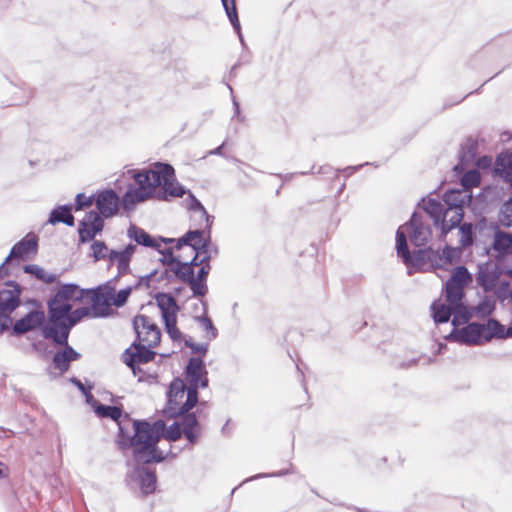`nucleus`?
<instances>
[{
    "label": "nucleus",
    "mask_w": 512,
    "mask_h": 512,
    "mask_svg": "<svg viewBox=\"0 0 512 512\" xmlns=\"http://www.w3.org/2000/svg\"><path fill=\"white\" fill-rule=\"evenodd\" d=\"M127 173L134 179L138 188L130 185L120 198V206L122 205L125 211H131L137 203L154 197V190L159 186L163 188V191L157 194L160 200H166L167 196L182 197L186 193L184 187L175 181L174 168L168 163L156 162L153 169H130Z\"/></svg>",
    "instance_id": "nucleus-1"
},
{
    "label": "nucleus",
    "mask_w": 512,
    "mask_h": 512,
    "mask_svg": "<svg viewBox=\"0 0 512 512\" xmlns=\"http://www.w3.org/2000/svg\"><path fill=\"white\" fill-rule=\"evenodd\" d=\"M116 444L121 451L132 449V456L138 464L160 463L168 456V453L159 449L157 437L152 436L150 422L147 420L130 418L122 422Z\"/></svg>",
    "instance_id": "nucleus-2"
},
{
    "label": "nucleus",
    "mask_w": 512,
    "mask_h": 512,
    "mask_svg": "<svg viewBox=\"0 0 512 512\" xmlns=\"http://www.w3.org/2000/svg\"><path fill=\"white\" fill-rule=\"evenodd\" d=\"M488 255L495 259L479 267L478 283L486 290H507L509 283L504 277L512 276V235L498 231L494 235L492 247Z\"/></svg>",
    "instance_id": "nucleus-3"
},
{
    "label": "nucleus",
    "mask_w": 512,
    "mask_h": 512,
    "mask_svg": "<svg viewBox=\"0 0 512 512\" xmlns=\"http://www.w3.org/2000/svg\"><path fill=\"white\" fill-rule=\"evenodd\" d=\"M431 229L428 225H425L421 219V216L416 213L412 215L409 223L402 225L398 228L396 233V249L398 256L403 258V261L408 266H418V259L427 254L426 251H418L411 257L407 242L406 235H409L410 241L415 246L425 245L431 237Z\"/></svg>",
    "instance_id": "nucleus-4"
},
{
    "label": "nucleus",
    "mask_w": 512,
    "mask_h": 512,
    "mask_svg": "<svg viewBox=\"0 0 512 512\" xmlns=\"http://www.w3.org/2000/svg\"><path fill=\"white\" fill-rule=\"evenodd\" d=\"M472 278L468 270L463 267H457L451 278L445 285L446 301L450 303L454 311L452 324L465 323L471 317L469 307L464 302V288L471 282Z\"/></svg>",
    "instance_id": "nucleus-5"
},
{
    "label": "nucleus",
    "mask_w": 512,
    "mask_h": 512,
    "mask_svg": "<svg viewBox=\"0 0 512 512\" xmlns=\"http://www.w3.org/2000/svg\"><path fill=\"white\" fill-rule=\"evenodd\" d=\"M92 316L90 307H79L60 315L53 320L52 314L48 316L46 326L43 328V337L53 343H66L71 329L83 318Z\"/></svg>",
    "instance_id": "nucleus-6"
},
{
    "label": "nucleus",
    "mask_w": 512,
    "mask_h": 512,
    "mask_svg": "<svg viewBox=\"0 0 512 512\" xmlns=\"http://www.w3.org/2000/svg\"><path fill=\"white\" fill-rule=\"evenodd\" d=\"M210 244V236L205 235L203 229H190L183 236L177 239L176 249H181L183 246H189L194 251V256L191 261L186 262L192 269L196 266L206 264L210 255L208 248Z\"/></svg>",
    "instance_id": "nucleus-7"
},
{
    "label": "nucleus",
    "mask_w": 512,
    "mask_h": 512,
    "mask_svg": "<svg viewBox=\"0 0 512 512\" xmlns=\"http://www.w3.org/2000/svg\"><path fill=\"white\" fill-rule=\"evenodd\" d=\"M85 289L77 284H63L58 291L47 301L48 316L52 314L53 320L72 309L71 301L80 302L85 298Z\"/></svg>",
    "instance_id": "nucleus-8"
},
{
    "label": "nucleus",
    "mask_w": 512,
    "mask_h": 512,
    "mask_svg": "<svg viewBox=\"0 0 512 512\" xmlns=\"http://www.w3.org/2000/svg\"><path fill=\"white\" fill-rule=\"evenodd\" d=\"M206 373L204 362L200 357L189 359L185 370V378L188 382L186 407L194 408L198 403L199 387L204 388L208 385V379L203 377Z\"/></svg>",
    "instance_id": "nucleus-9"
},
{
    "label": "nucleus",
    "mask_w": 512,
    "mask_h": 512,
    "mask_svg": "<svg viewBox=\"0 0 512 512\" xmlns=\"http://www.w3.org/2000/svg\"><path fill=\"white\" fill-rule=\"evenodd\" d=\"M6 289L0 290V334L12 325L10 314L20 305L21 286L16 281H6Z\"/></svg>",
    "instance_id": "nucleus-10"
},
{
    "label": "nucleus",
    "mask_w": 512,
    "mask_h": 512,
    "mask_svg": "<svg viewBox=\"0 0 512 512\" xmlns=\"http://www.w3.org/2000/svg\"><path fill=\"white\" fill-rule=\"evenodd\" d=\"M187 385L180 379L175 378L169 386L167 392V405L164 413L169 418H178L179 414L190 411L192 408L186 407L187 403Z\"/></svg>",
    "instance_id": "nucleus-11"
},
{
    "label": "nucleus",
    "mask_w": 512,
    "mask_h": 512,
    "mask_svg": "<svg viewBox=\"0 0 512 512\" xmlns=\"http://www.w3.org/2000/svg\"><path fill=\"white\" fill-rule=\"evenodd\" d=\"M133 329L136 333V340L146 343L148 346H157L161 340L159 327L145 315H137L133 319Z\"/></svg>",
    "instance_id": "nucleus-12"
},
{
    "label": "nucleus",
    "mask_w": 512,
    "mask_h": 512,
    "mask_svg": "<svg viewBox=\"0 0 512 512\" xmlns=\"http://www.w3.org/2000/svg\"><path fill=\"white\" fill-rule=\"evenodd\" d=\"M85 297L91 296L92 305L90 307L92 316L95 318L107 317L110 313V307L113 305L112 299L114 292L110 287L100 285L93 289H85Z\"/></svg>",
    "instance_id": "nucleus-13"
},
{
    "label": "nucleus",
    "mask_w": 512,
    "mask_h": 512,
    "mask_svg": "<svg viewBox=\"0 0 512 512\" xmlns=\"http://www.w3.org/2000/svg\"><path fill=\"white\" fill-rule=\"evenodd\" d=\"M154 347L155 346H148L146 343L134 341L123 353L125 364L131 368L135 374L136 364H145L155 358L156 352L151 349Z\"/></svg>",
    "instance_id": "nucleus-14"
},
{
    "label": "nucleus",
    "mask_w": 512,
    "mask_h": 512,
    "mask_svg": "<svg viewBox=\"0 0 512 512\" xmlns=\"http://www.w3.org/2000/svg\"><path fill=\"white\" fill-rule=\"evenodd\" d=\"M46 324V316L43 310H31L13 324L12 333L14 335L20 336L26 334L27 332L40 329L41 334L43 335V328L46 326Z\"/></svg>",
    "instance_id": "nucleus-15"
},
{
    "label": "nucleus",
    "mask_w": 512,
    "mask_h": 512,
    "mask_svg": "<svg viewBox=\"0 0 512 512\" xmlns=\"http://www.w3.org/2000/svg\"><path fill=\"white\" fill-rule=\"evenodd\" d=\"M97 213L101 218H110L117 214L120 208V197L113 189H105L95 194Z\"/></svg>",
    "instance_id": "nucleus-16"
},
{
    "label": "nucleus",
    "mask_w": 512,
    "mask_h": 512,
    "mask_svg": "<svg viewBox=\"0 0 512 512\" xmlns=\"http://www.w3.org/2000/svg\"><path fill=\"white\" fill-rule=\"evenodd\" d=\"M460 324L461 323L453 325L454 327L447 338L468 345H480L485 343L484 338L486 337L482 334V324L470 323L466 327L458 330L456 326Z\"/></svg>",
    "instance_id": "nucleus-17"
},
{
    "label": "nucleus",
    "mask_w": 512,
    "mask_h": 512,
    "mask_svg": "<svg viewBox=\"0 0 512 512\" xmlns=\"http://www.w3.org/2000/svg\"><path fill=\"white\" fill-rule=\"evenodd\" d=\"M104 220L96 211H89L79 223V241L86 243L103 230Z\"/></svg>",
    "instance_id": "nucleus-18"
},
{
    "label": "nucleus",
    "mask_w": 512,
    "mask_h": 512,
    "mask_svg": "<svg viewBox=\"0 0 512 512\" xmlns=\"http://www.w3.org/2000/svg\"><path fill=\"white\" fill-rule=\"evenodd\" d=\"M56 345L62 346L58 349L52 357V367L58 371L59 375L66 373L72 362L77 361L81 358V354L77 352L72 346L66 343H55Z\"/></svg>",
    "instance_id": "nucleus-19"
},
{
    "label": "nucleus",
    "mask_w": 512,
    "mask_h": 512,
    "mask_svg": "<svg viewBox=\"0 0 512 512\" xmlns=\"http://www.w3.org/2000/svg\"><path fill=\"white\" fill-rule=\"evenodd\" d=\"M38 248V239L35 235H27L17 242L10 250L9 255L5 259V263L12 260H26L30 254H35Z\"/></svg>",
    "instance_id": "nucleus-20"
},
{
    "label": "nucleus",
    "mask_w": 512,
    "mask_h": 512,
    "mask_svg": "<svg viewBox=\"0 0 512 512\" xmlns=\"http://www.w3.org/2000/svg\"><path fill=\"white\" fill-rule=\"evenodd\" d=\"M180 427L183 431V435L186 437L190 445H195L198 440V434L200 431V424L194 412H185L179 414Z\"/></svg>",
    "instance_id": "nucleus-21"
},
{
    "label": "nucleus",
    "mask_w": 512,
    "mask_h": 512,
    "mask_svg": "<svg viewBox=\"0 0 512 512\" xmlns=\"http://www.w3.org/2000/svg\"><path fill=\"white\" fill-rule=\"evenodd\" d=\"M94 412L97 416L101 418H109L117 423L118 431H120V426H122V422L126 420H130L131 416L128 413H123V410L119 406H110L104 404H97L94 406Z\"/></svg>",
    "instance_id": "nucleus-22"
},
{
    "label": "nucleus",
    "mask_w": 512,
    "mask_h": 512,
    "mask_svg": "<svg viewBox=\"0 0 512 512\" xmlns=\"http://www.w3.org/2000/svg\"><path fill=\"white\" fill-rule=\"evenodd\" d=\"M444 204L446 208H460L469 205L472 200V194L466 189L451 190L444 195Z\"/></svg>",
    "instance_id": "nucleus-23"
},
{
    "label": "nucleus",
    "mask_w": 512,
    "mask_h": 512,
    "mask_svg": "<svg viewBox=\"0 0 512 512\" xmlns=\"http://www.w3.org/2000/svg\"><path fill=\"white\" fill-rule=\"evenodd\" d=\"M145 464H142L141 466H138L135 469V472L137 473L140 481V489L143 494L148 495L152 494L156 490V484H157V477L155 474V471L149 469L148 467L144 466Z\"/></svg>",
    "instance_id": "nucleus-24"
},
{
    "label": "nucleus",
    "mask_w": 512,
    "mask_h": 512,
    "mask_svg": "<svg viewBox=\"0 0 512 512\" xmlns=\"http://www.w3.org/2000/svg\"><path fill=\"white\" fill-rule=\"evenodd\" d=\"M155 300L158 308L161 311L162 318L175 317L179 311V306L174 296L168 293H157Z\"/></svg>",
    "instance_id": "nucleus-25"
},
{
    "label": "nucleus",
    "mask_w": 512,
    "mask_h": 512,
    "mask_svg": "<svg viewBox=\"0 0 512 512\" xmlns=\"http://www.w3.org/2000/svg\"><path fill=\"white\" fill-rule=\"evenodd\" d=\"M47 223L51 225L63 223L70 227L74 226L75 218L72 214V206L68 204L59 205L52 209Z\"/></svg>",
    "instance_id": "nucleus-26"
},
{
    "label": "nucleus",
    "mask_w": 512,
    "mask_h": 512,
    "mask_svg": "<svg viewBox=\"0 0 512 512\" xmlns=\"http://www.w3.org/2000/svg\"><path fill=\"white\" fill-rule=\"evenodd\" d=\"M127 236L134 240L138 245L158 249L160 247L159 241L153 238L149 233H147L144 229L130 224L127 230Z\"/></svg>",
    "instance_id": "nucleus-27"
},
{
    "label": "nucleus",
    "mask_w": 512,
    "mask_h": 512,
    "mask_svg": "<svg viewBox=\"0 0 512 512\" xmlns=\"http://www.w3.org/2000/svg\"><path fill=\"white\" fill-rule=\"evenodd\" d=\"M463 215V210L460 208H446L440 221L442 224V234L446 236L451 229L458 226Z\"/></svg>",
    "instance_id": "nucleus-28"
},
{
    "label": "nucleus",
    "mask_w": 512,
    "mask_h": 512,
    "mask_svg": "<svg viewBox=\"0 0 512 512\" xmlns=\"http://www.w3.org/2000/svg\"><path fill=\"white\" fill-rule=\"evenodd\" d=\"M474 143H469L466 147L468 151H464L461 156V162L463 165H467L469 162L475 161V165L479 169H488L492 166L493 159L491 156H482L475 160L476 152Z\"/></svg>",
    "instance_id": "nucleus-29"
},
{
    "label": "nucleus",
    "mask_w": 512,
    "mask_h": 512,
    "mask_svg": "<svg viewBox=\"0 0 512 512\" xmlns=\"http://www.w3.org/2000/svg\"><path fill=\"white\" fill-rule=\"evenodd\" d=\"M423 209L433 219L434 224L438 225L442 219L445 211V204L434 198H427L422 200Z\"/></svg>",
    "instance_id": "nucleus-30"
},
{
    "label": "nucleus",
    "mask_w": 512,
    "mask_h": 512,
    "mask_svg": "<svg viewBox=\"0 0 512 512\" xmlns=\"http://www.w3.org/2000/svg\"><path fill=\"white\" fill-rule=\"evenodd\" d=\"M431 310L435 323H446L450 319L451 315L454 316V311L451 308L450 303L446 305L442 300L433 302Z\"/></svg>",
    "instance_id": "nucleus-31"
},
{
    "label": "nucleus",
    "mask_w": 512,
    "mask_h": 512,
    "mask_svg": "<svg viewBox=\"0 0 512 512\" xmlns=\"http://www.w3.org/2000/svg\"><path fill=\"white\" fill-rule=\"evenodd\" d=\"M459 247L446 246L442 253L434 260L437 267H444L453 264L461 255Z\"/></svg>",
    "instance_id": "nucleus-32"
},
{
    "label": "nucleus",
    "mask_w": 512,
    "mask_h": 512,
    "mask_svg": "<svg viewBox=\"0 0 512 512\" xmlns=\"http://www.w3.org/2000/svg\"><path fill=\"white\" fill-rule=\"evenodd\" d=\"M109 267L114 263L116 264L119 275H127L131 273L130 262L131 260L122 254L120 251L111 250L109 258Z\"/></svg>",
    "instance_id": "nucleus-33"
},
{
    "label": "nucleus",
    "mask_w": 512,
    "mask_h": 512,
    "mask_svg": "<svg viewBox=\"0 0 512 512\" xmlns=\"http://www.w3.org/2000/svg\"><path fill=\"white\" fill-rule=\"evenodd\" d=\"M482 328H483L482 334H484V336L486 337V338H484L485 342H488L493 337H499V338L509 337L506 334L507 329H505V327L503 325H501L499 322H497L496 320H493V319L488 320L487 324H482Z\"/></svg>",
    "instance_id": "nucleus-34"
},
{
    "label": "nucleus",
    "mask_w": 512,
    "mask_h": 512,
    "mask_svg": "<svg viewBox=\"0 0 512 512\" xmlns=\"http://www.w3.org/2000/svg\"><path fill=\"white\" fill-rule=\"evenodd\" d=\"M212 217L208 215L204 208V215L196 213L195 211L190 212V222L193 229H203L205 235L210 236V227L212 224Z\"/></svg>",
    "instance_id": "nucleus-35"
},
{
    "label": "nucleus",
    "mask_w": 512,
    "mask_h": 512,
    "mask_svg": "<svg viewBox=\"0 0 512 512\" xmlns=\"http://www.w3.org/2000/svg\"><path fill=\"white\" fill-rule=\"evenodd\" d=\"M170 272H172L177 279L184 283H188L195 277L194 269H192L186 262H181L180 260H178V262L171 267Z\"/></svg>",
    "instance_id": "nucleus-36"
},
{
    "label": "nucleus",
    "mask_w": 512,
    "mask_h": 512,
    "mask_svg": "<svg viewBox=\"0 0 512 512\" xmlns=\"http://www.w3.org/2000/svg\"><path fill=\"white\" fill-rule=\"evenodd\" d=\"M475 229L471 223H464L458 229L459 248L462 250L473 244Z\"/></svg>",
    "instance_id": "nucleus-37"
},
{
    "label": "nucleus",
    "mask_w": 512,
    "mask_h": 512,
    "mask_svg": "<svg viewBox=\"0 0 512 512\" xmlns=\"http://www.w3.org/2000/svg\"><path fill=\"white\" fill-rule=\"evenodd\" d=\"M226 15L234 31L238 34L241 44L244 45V39L241 33V25L235 7V0H226Z\"/></svg>",
    "instance_id": "nucleus-38"
},
{
    "label": "nucleus",
    "mask_w": 512,
    "mask_h": 512,
    "mask_svg": "<svg viewBox=\"0 0 512 512\" xmlns=\"http://www.w3.org/2000/svg\"><path fill=\"white\" fill-rule=\"evenodd\" d=\"M91 254L90 256L93 258L94 262H98L100 260H109L111 250L109 249L104 241L95 240L90 246Z\"/></svg>",
    "instance_id": "nucleus-39"
},
{
    "label": "nucleus",
    "mask_w": 512,
    "mask_h": 512,
    "mask_svg": "<svg viewBox=\"0 0 512 512\" xmlns=\"http://www.w3.org/2000/svg\"><path fill=\"white\" fill-rule=\"evenodd\" d=\"M161 255L162 258L160 262L163 265L167 266V269L164 271V275L168 278V273L171 271V267L178 262V258L174 256L172 248H164L161 249V246L156 249Z\"/></svg>",
    "instance_id": "nucleus-40"
},
{
    "label": "nucleus",
    "mask_w": 512,
    "mask_h": 512,
    "mask_svg": "<svg viewBox=\"0 0 512 512\" xmlns=\"http://www.w3.org/2000/svg\"><path fill=\"white\" fill-rule=\"evenodd\" d=\"M499 221L504 226H512V197L502 204L499 212Z\"/></svg>",
    "instance_id": "nucleus-41"
},
{
    "label": "nucleus",
    "mask_w": 512,
    "mask_h": 512,
    "mask_svg": "<svg viewBox=\"0 0 512 512\" xmlns=\"http://www.w3.org/2000/svg\"><path fill=\"white\" fill-rule=\"evenodd\" d=\"M495 302L491 298H485L477 307H469L471 315L487 316L494 310Z\"/></svg>",
    "instance_id": "nucleus-42"
},
{
    "label": "nucleus",
    "mask_w": 512,
    "mask_h": 512,
    "mask_svg": "<svg viewBox=\"0 0 512 512\" xmlns=\"http://www.w3.org/2000/svg\"><path fill=\"white\" fill-rule=\"evenodd\" d=\"M479 183H480V174L477 170L467 171L461 179V184L463 186V189H466L469 191H470V188L478 186Z\"/></svg>",
    "instance_id": "nucleus-43"
},
{
    "label": "nucleus",
    "mask_w": 512,
    "mask_h": 512,
    "mask_svg": "<svg viewBox=\"0 0 512 512\" xmlns=\"http://www.w3.org/2000/svg\"><path fill=\"white\" fill-rule=\"evenodd\" d=\"M163 322H164V325H165V330H166L167 334L169 335V337L173 341L180 340L181 337H182V334H181L180 330L177 328V318H176V316L163 319Z\"/></svg>",
    "instance_id": "nucleus-44"
},
{
    "label": "nucleus",
    "mask_w": 512,
    "mask_h": 512,
    "mask_svg": "<svg viewBox=\"0 0 512 512\" xmlns=\"http://www.w3.org/2000/svg\"><path fill=\"white\" fill-rule=\"evenodd\" d=\"M132 290H135L132 286H128L124 289L119 290L116 294L114 293L112 303L115 307H122L126 304Z\"/></svg>",
    "instance_id": "nucleus-45"
},
{
    "label": "nucleus",
    "mask_w": 512,
    "mask_h": 512,
    "mask_svg": "<svg viewBox=\"0 0 512 512\" xmlns=\"http://www.w3.org/2000/svg\"><path fill=\"white\" fill-rule=\"evenodd\" d=\"M95 203V195L86 196L84 193H78L75 197V210L80 211L84 208L90 207Z\"/></svg>",
    "instance_id": "nucleus-46"
},
{
    "label": "nucleus",
    "mask_w": 512,
    "mask_h": 512,
    "mask_svg": "<svg viewBox=\"0 0 512 512\" xmlns=\"http://www.w3.org/2000/svg\"><path fill=\"white\" fill-rule=\"evenodd\" d=\"M183 431L178 422H174L165 430V438L169 441H177L182 436Z\"/></svg>",
    "instance_id": "nucleus-47"
},
{
    "label": "nucleus",
    "mask_w": 512,
    "mask_h": 512,
    "mask_svg": "<svg viewBox=\"0 0 512 512\" xmlns=\"http://www.w3.org/2000/svg\"><path fill=\"white\" fill-rule=\"evenodd\" d=\"M186 202L187 208L190 212L195 211L196 213L204 215V206L191 192L188 193V198L186 199Z\"/></svg>",
    "instance_id": "nucleus-48"
},
{
    "label": "nucleus",
    "mask_w": 512,
    "mask_h": 512,
    "mask_svg": "<svg viewBox=\"0 0 512 512\" xmlns=\"http://www.w3.org/2000/svg\"><path fill=\"white\" fill-rule=\"evenodd\" d=\"M197 320L199 321L200 325L202 326L203 330L206 331L208 338L213 339L216 337V328L214 327L212 321L208 317H197Z\"/></svg>",
    "instance_id": "nucleus-49"
},
{
    "label": "nucleus",
    "mask_w": 512,
    "mask_h": 512,
    "mask_svg": "<svg viewBox=\"0 0 512 512\" xmlns=\"http://www.w3.org/2000/svg\"><path fill=\"white\" fill-rule=\"evenodd\" d=\"M187 284H189L194 296H203L206 293L205 282L195 280V277Z\"/></svg>",
    "instance_id": "nucleus-50"
},
{
    "label": "nucleus",
    "mask_w": 512,
    "mask_h": 512,
    "mask_svg": "<svg viewBox=\"0 0 512 512\" xmlns=\"http://www.w3.org/2000/svg\"><path fill=\"white\" fill-rule=\"evenodd\" d=\"M150 428L152 431V436L157 437V443L161 439L162 436L165 434V423L163 420H156L153 424L150 423Z\"/></svg>",
    "instance_id": "nucleus-51"
},
{
    "label": "nucleus",
    "mask_w": 512,
    "mask_h": 512,
    "mask_svg": "<svg viewBox=\"0 0 512 512\" xmlns=\"http://www.w3.org/2000/svg\"><path fill=\"white\" fill-rule=\"evenodd\" d=\"M157 274V271L154 270L152 272H150L149 274L145 275V276H141L139 277V279L137 280V282L132 285V287L136 290V289H139L140 287L144 286L145 288H149L150 287V282L152 280V278Z\"/></svg>",
    "instance_id": "nucleus-52"
},
{
    "label": "nucleus",
    "mask_w": 512,
    "mask_h": 512,
    "mask_svg": "<svg viewBox=\"0 0 512 512\" xmlns=\"http://www.w3.org/2000/svg\"><path fill=\"white\" fill-rule=\"evenodd\" d=\"M23 271L25 273L34 275L38 280L44 276V269L36 264L25 265L23 267Z\"/></svg>",
    "instance_id": "nucleus-53"
},
{
    "label": "nucleus",
    "mask_w": 512,
    "mask_h": 512,
    "mask_svg": "<svg viewBox=\"0 0 512 512\" xmlns=\"http://www.w3.org/2000/svg\"><path fill=\"white\" fill-rule=\"evenodd\" d=\"M208 273H209V265H208V263H207V264H204V265H202V266L200 267V269L198 270L197 277H195V280L205 282V281H206V278H207Z\"/></svg>",
    "instance_id": "nucleus-54"
},
{
    "label": "nucleus",
    "mask_w": 512,
    "mask_h": 512,
    "mask_svg": "<svg viewBox=\"0 0 512 512\" xmlns=\"http://www.w3.org/2000/svg\"><path fill=\"white\" fill-rule=\"evenodd\" d=\"M123 276H124V275H119V270H117V274H116V276H115V277H113L112 279L108 280L104 285H105L106 287H108V288H109V286H110V289H111L113 292H115L117 282H118V281H119V279H120L121 277H123Z\"/></svg>",
    "instance_id": "nucleus-55"
},
{
    "label": "nucleus",
    "mask_w": 512,
    "mask_h": 512,
    "mask_svg": "<svg viewBox=\"0 0 512 512\" xmlns=\"http://www.w3.org/2000/svg\"><path fill=\"white\" fill-rule=\"evenodd\" d=\"M135 251H136V245L130 243L120 252L131 260Z\"/></svg>",
    "instance_id": "nucleus-56"
},
{
    "label": "nucleus",
    "mask_w": 512,
    "mask_h": 512,
    "mask_svg": "<svg viewBox=\"0 0 512 512\" xmlns=\"http://www.w3.org/2000/svg\"><path fill=\"white\" fill-rule=\"evenodd\" d=\"M56 280H57L56 274L47 273L45 270H44L43 278L40 279V281H42L46 284H52V283L56 282Z\"/></svg>",
    "instance_id": "nucleus-57"
},
{
    "label": "nucleus",
    "mask_w": 512,
    "mask_h": 512,
    "mask_svg": "<svg viewBox=\"0 0 512 512\" xmlns=\"http://www.w3.org/2000/svg\"><path fill=\"white\" fill-rule=\"evenodd\" d=\"M207 349H208V345L207 344H197V343H195L194 346L192 347L191 351L194 354H197V353L205 354L207 352Z\"/></svg>",
    "instance_id": "nucleus-58"
},
{
    "label": "nucleus",
    "mask_w": 512,
    "mask_h": 512,
    "mask_svg": "<svg viewBox=\"0 0 512 512\" xmlns=\"http://www.w3.org/2000/svg\"><path fill=\"white\" fill-rule=\"evenodd\" d=\"M91 387H88V390L86 393H83L86 399V402L90 404L93 408L95 405L100 404L98 401L95 400L94 396L90 392Z\"/></svg>",
    "instance_id": "nucleus-59"
},
{
    "label": "nucleus",
    "mask_w": 512,
    "mask_h": 512,
    "mask_svg": "<svg viewBox=\"0 0 512 512\" xmlns=\"http://www.w3.org/2000/svg\"><path fill=\"white\" fill-rule=\"evenodd\" d=\"M70 382L75 385L82 393H86V391L88 390L87 387H85V385L81 382V380H79L78 378L76 377H72L70 379Z\"/></svg>",
    "instance_id": "nucleus-60"
},
{
    "label": "nucleus",
    "mask_w": 512,
    "mask_h": 512,
    "mask_svg": "<svg viewBox=\"0 0 512 512\" xmlns=\"http://www.w3.org/2000/svg\"><path fill=\"white\" fill-rule=\"evenodd\" d=\"M8 263H5V261L0 265V278L8 276L9 275V269L6 267Z\"/></svg>",
    "instance_id": "nucleus-61"
},
{
    "label": "nucleus",
    "mask_w": 512,
    "mask_h": 512,
    "mask_svg": "<svg viewBox=\"0 0 512 512\" xmlns=\"http://www.w3.org/2000/svg\"><path fill=\"white\" fill-rule=\"evenodd\" d=\"M224 149V142L221 143L216 149L209 151L208 154L222 155Z\"/></svg>",
    "instance_id": "nucleus-62"
},
{
    "label": "nucleus",
    "mask_w": 512,
    "mask_h": 512,
    "mask_svg": "<svg viewBox=\"0 0 512 512\" xmlns=\"http://www.w3.org/2000/svg\"><path fill=\"white\" fill-rule=\"evenodd\" d=\"M233 106H234V115H233V117H237L238 119H240L239 105H238V103L235 101V99H234V98H233Z\"/></svg>",
    "instance_id": "nucleus-63"
},
{
    "label": "nucleus",
    "mask_w": 512,
    "mask_h": 512,
    "mask_svg": "<svg viewBox=\"0 0 512 512\" xmlns=\"http://www.w3.org/2000/svg\"><path fill=\"white\" fill-rule=\"evenodd\" d=\"M184 344H185L186 347L192 349V347L194 346L195 342H194L193 338L189 336V337L185 338Z\"/></svg>",
    "instance_id": "nucleus-64"
}]
</instances>
